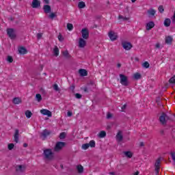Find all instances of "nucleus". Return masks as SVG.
Returning a JSON list of instances; mask_svg holds the SVG:
<instances>
[{
    "label": "nucleus",
    "instance_id": "obj_1",
    "mask_svg": "<svg viewBox=\"0 0 175 175\" xmlns=\"http://www.w3.org/2000/svg\"><path fill=\"white\" fill-rule=\"evenodd\" d=\"M120 83L122 84V85H124V87H128L129 85V79H128V77L124 74H120Z\"/></svg>",
    "mask_w": 175,
    "mask_h": 175
},
{
    "label": "nucleus",
    "instance_id": "obj_2",
    "mask_svg": "<svg viewBox=\"0 0 175 175\" xmlns=\"http://www.w3.org/2000/svg\"><path fill=\"white\" fill-rule=\"evenodd\" d=\"M43 155L45 159H48L49 161H51V159L54 158V153L51 149H45L44 150Z\"/></svg>",
    "mask_w": 175,
    "mask_h": 175
},
{
    "label": "nucleus",
    "instance_id": "obj_3",
    "mask_svg": "<svg viewBox=\"0 0 175 175\" xmlns=\"http://www.w3.org/2000/svg\"><path fill=\"white\" fill-rule=\"evenodd\" d=\"M172 120V118H170V116H167L165 112H163L161 116L159 117V121L161 125H166L167 120Z\"/></svg>",
    "mask_w": 175,
    "mask_h": 175
},
{
    "label": "nucleus",
    "instance_id": "obj_4",
    "mask_svg": "<svg viewBox=\"0 0 175 175\" xmlns=\"http://www.w3.org/2000/svg\"><path fill=\"white\" fill-rule=\"evenodd\" d=\"M65 146H66V142H58L56 143L55 146L54 151L55 152H59V151H61V150H62V148L65 147Z\"/></svg>",
    "mask_w": 175,
    "mask_h": 175
},
{
    "label": "nucleus",
    "instance_id": "obj_5",
    "mask_svg": "<svg viewBox=\"0 0 175 175\" xmlns=\"http://www.w3.org/2000/svg\"><path fill=\"white\" fill-rule=\"evenodd\" d=\"M7 35L11 39H16V38L17 36L16 35V30H14V29H12V28L7 29Z\"/></svg>",
    "mask_w": 175,
    "mask_h": 175
},
{
    "label": "nucleus",
    "instance_id": "obj_6",
    "mask_svg": "<svg viewBox=\"0 0 175 175\" xmlns=\"http://www.w3.org/2000/svg\"><path fill=\"white\" fill-rule=\"evenodd\" d=\"M81 33L82 34L83 39L87 40L88 38H90V31H88V28L82 29Z\"/></svg>",
    "mask_w": 175,
    "mask_h": 175
},
{
    "label": "nucleus",
    "instance_id": "obj_7",
    "mask_svg": "<svg viewBox=\"0 0 175 175\" xmlns=\"http://www.w3.org/2000/svg\"><path fill=\"white\" fill-rule=\"evenodd\" d=\"M51 132L47 129H44L40 134V137L42 140H46L47 136H50Z\"/></svg>",
    "mask_w": 175,
    "mask_h": 175
},
{
    "label": "nucleus",
    "instance_id": "obj_8",
    "mask_svg": "<svg viewBox=\"0 0 175 175\" xmlns=\"http://www.w3.org/2000/svg\"><path fill=\"white\" fill-rule=\"evenodd\" d=\"M122 46L123 47V49H124V50H131V49H132L133 46L132 44H131V42H122Z\"/></svg>",
    "mask_w": 175,
    "mask_h": 175
},
{
    "label": "nucleus",
    "instance_id": "obj_9",
    "mask_svg": "<svg viewBox=\"0 0 175 175\" xmlns=\"http://www.w3.org/2000/svg\"><path fill=\"white\" fill-rule=\"evenodd\" d=\"M25 165H16V173H24L25 172Z\"/></svg>",
    "mask_w": 175,
    "mask_h": 175
},
{
    "label": "nucleus",
    "instance_id": "obj_10",
    "mask_svg": "<svg viewBox=\"0 0 175 175\" xmlns=\"http://www.w3.org/2000/svg\"><path fill=\"white\" fill-rule=\"evenodd\" d=\"M31 8H33V9H38V8H40V1L33 0L31 3Z\"/></svg>",
    "mask_w": 175,
    "mask_h": 175
},
{
    "label": "nucleus",
    "instance_id": "obj_11",
    "mask_svg": "<svg viewBox=\"0 0 175 175\" xmlns=\"http://www.w3.org/2000/svg\"><path fill=\"white\" fill-rule=\"evenodd\" d=\"M109 37L112 42H114V40H117V33H116L114 31H109Z\"/></svg>",
    "mask_w": 175,
    "mask_h": 175
},
{
    "label": "nucleus",
    "instance_id": "obj_12",
    "mask_svg": "<svg viewBox=\"0 0 175 175\" xmlns=\"http://www.w3.org/2000/svg\"><path fill=\"white\" fill-rule=\"evenodd\" d=\"M85 46H87V41L84 38H80L79 41V47L83 49Z\"/></svg>",
    "mask_w": 175,
    "mask_h": 175
},
{
    "label": "nucleus",
    "instance_id": "obj_13",
    "mask_svg": "<svg viewBox=\"0 0 175 175\" xmlns=\"http://www.w3.org/2000/svg\"><path fill=\"white\" fill-rule=\"evenodd\" d=\"M40 113L43 116H47L48 117H51L52 116L51 111H49V109H41Z\"/></svg>",
    "mask_w": 175,
    "mask_h": 175
},
{
    "label": "nucleus",
    "instance_id": "obj_14",
    "mask_svg": "<svg viewBox=\"0 0 175 175\" xmlns=\"http://www.w3.org/2000/svg\"><path fill=\"white\" fill-rule=\"evenodd\" d=\"M155 27V23L154 22L150 21L146 24V31H150V29H152Z\"/></svg>",
    "mask_w": 175,
    "mask_h": 175
},
{
    "label": "nucleus",
    "instance_id": "obj_15",
    "mask_svg": "<svg viewBox=\"0 0 175 175\" xmlns=\"http://www.w3.org/2000/svg\"><path fill=\"white\" fill-rule=\"evenodd\" d=\"M44 13H46V14L48 13H51V6L49 5H44L43 7Z\"/></svg>",
    "mask_w": 175,
    "mask_h": 175
},
{
    "label": "nucleus",
    "instance_id": "obj_16",
    "mask_svg": "<svg viewBox=\"0 0 175 175\" xmlns=\"http://www.w3.org/2000/svg\"><path fill=\"white\" fill-rule=\"evenodd\" d=\"M19 131L18 129H15V133L14 135V141L15 142V143H18V136H20L19 134Z\"/></svg>",
    "mask_w": 175,
    "mask_h": 175
},
{
    "label": "nucleus",
    "instance_id": "obj_17",
    "mask_svg": "<svg viewBox=\"0 0 175 175\" xmlns=\"http://www.w3.org/2000/svg\"><path fill=\"white\" fill-rule=\"evenodd\" d=\"M172 42H173V37H172L171 36H167V37H165L166 44H172Z\"/></svg>",
    "mask_w": 175,
    "mask_h": 175
},
{
    "label": "nucleus",
    "instance_id": "obj_18",
    "mask_svg": "<svg viewBox=\"0 0 175 175\" xmlns=\"http://www.w3.org/2000/svg\"><path fill=\"white\" fill-rule=\"evenodd\" d=\"M79 73L80 76L82 77L87 76V75H88V72H87V70L83 68L79 69Z\"/></svg>",
    "mask_w": 175,
    "mask_h": 175
},
{
    "label": "nucleus",
    "instance_id": "obj_19",
    "mask_svg": "<svg viewBox=\"0 0 175 175\" xmlns=\"http://www.w3.org/2000/svg\"><path fill=\"white\" fill-rule=\"evenodd\" d=\"M123 139H124V136H122V133L121 131H119L116 135V139L118 142H122Z\"/></svg>",
    "mask_w": 175,
    "mask_h": 175
},
{
    "label": "nucleus",
    "instance_id": "obj_20",
    "mask_svg": "<svg viewBox=\"0 0 175 175\" xmlns=\"http://www.w3.org/2000/svg\"><path fill=\"white\" fill-rule=\"evenodd\" d=\"M21 102H23V100L18 97H15L13 99V103H14V105H20Z\"/></svg>",
    "mask_w": 175,
    "mask_h": 175
},
{
    "label": "nucleus",
    "instance_id": "obj_21",
    "mask_svg": "<svg viewBox=\"0 0 175 175\" xmlns=\"http://www.w3.org/2000/svg\"><path fill=\"white\" fill-rule=\"evenodd\" d=\"M53 54L55 57H58L59 55V49L57 46H55L53 49Z\"/></svg>",
    "mask_w": 175,
    "mask_h": 175
},
{
    "label": "nucleus",
    "instance_id": "obj_22",
    "mask_svg": "<svg viewBox=\"0 0 175 175\" xmlns=\"http://www.w3.org/2000/svg\"><path fill=\"white\" fill-rule=\"evenodd\" d=\"M18 51L20 53V54H27V49H25V47L24 46H21L18 49Z\"/></svg>",
    "mask_w": 175,
    "mask_h": 175
},
{
    "label": "nucleus",
    "instance_id": "obj_23",
    "mask_svg": "<svg viewBox=\"0 0 175 175\" xmlns=\"http://www.w3.org/2000/svg\"><path fill=\"white\" fill-rule=\"evenodd\" d=\"M170 24H172V21L170 18H165L164 21V25L165 27H170Z\"/></svg>",
    "mask_w": 175,
    "mask_h": 175
},
{
    "label": "nucleus",
    "instance_id": "obj_24",
    "mask_svg": "<svg viewBox=\"0 0 175 175\" xmlns=\"http://www.w3.org/2000/svg\"><path fill=\"white\" fill-rule=\"evenodd\" d=\"M98 137H100V139H102L103 137H106V131H100L98 133Z\"/></svg>",
    "mask_w": 175,
    "mask_h": 175
},
{
    "label": "nucleus",
    "instance_id": "obj_25",
    "mask_svg": "<svg viewBox=\"0 0 175 175\" xmlns=\"http://www.w3.org/2000/svg\"><path fill=\"white\" fill-rule=\"evenodd\" d=\"M78 8L79 9H84V8H85V3L84 1H80L78 3Z\"/></svg>",
    "mask_w": 175,
    "mask_h": 175
},
{
    "label": "nucleus",
    "instance_id": "obj_26",
    "mask_svg": "<svg viewBox=\"0 0 175 175\" xmlns=\"http://www.w3.org/2000/svg\"><path fill=\"white\" fill-rule=\"evenodd\" d=\"M124 154L127 158H132L133 154L131 151L124 152Z\"/></svg>",
    "mask_w": 175,
    "mask_h": 175
},
{
    "label": "nucleus",
    "instance_id": "obj_27",
    "mask_svg": "<svg viewBox=\"0 0 175 175\" xmlns=\"http://www.w3.org/2000/svg\"><path fill=\"white\" fill-rule=\"evenodd\" d=\"M77 169L78 173H83V172H84V167L81 165H77Z\"/></svg>",
    "mask_w": 175,
    "mask_h": 175
},
{
    "label": "nucleus",
    "instance_id": "obj_28",
    "mask_svg": "<svg viewBox=\"0 0 175 175\" xmlns=\"http://www.w3.org/2000/svg\"><path fill=\"white\" fill-rule=\"evenodd\" d=\"M155 13H157V11H155V10L154 9H150L148 10V14H149V16H155Z\"/></svg>",
    "mask_w": 175,
    "mask_h": 175
},
{
    "label": "nucleus",
    "instance_id": "obj_29",
    "mask_svg": "<svg viewBox=\"0 0 175 175\" xmlns=\"http://www.w3.org/2000/svg\"><path fill=\"white\" fill-rule=\"evenodd\" d=\"M25 114L27 118H31V117H32V112H31V111H29V110H27L25 112Z\"/></svg>",
    "mask_w": 175,
    "mask_h": 175
},
{
    "label": "nucleus",
    "instance_id": "obj_30",
    "mask_svg": "<svg viewBox=\"0 0 175 175\" xmlns=\"http://www.w3.org/2000/svg\"><path fill=\"white\" fill-rule=\"evenodd\" d=\"M161 165V157H159L155 162L154 166L155 167L160 168Z\"/></svg>",
    "mask_w": 175,
    "mask_h": 175
},
{
    "label": "nucleus",
    "instance_id": "obj_31",
    "mask_svg": "<svg viewBox=\"0 0 175 175\" xmlns=\"http://www.w3.org/2000/svg\"><path fill=\"white\" fill-rule=\"evenodd\" d=\"M134 79H135V80H140V79H142V75L139 72H136L134 74Z\"/></svg>",
    "mask_w": 175,
    "mask_h": 175
},
{
    "label": "nucleus",
    "instance_id": "obj_32",
    "mask_svg": "<svg viewBox=\"0 0 175 175\" xmlns=\"http://www.w3.org/2000/svg\"><path fill=\"white\" fill-rule=\"evenodd\" d=\"M62 54L64 57H65L66 58H70V55H69V51H64L62 52Z\"/></svg>",
    "mask_w": 175,
    "mask_h": 175
},
{
    "label": "nucleus",
    "instance_id": "obj_33",
    "mask_svg": "<svg viewBox=\"0 0 175 175\" xmlns=\"http://www.w3.org/2000/svg\"><path fill=\"white\" fill-rule=\"evenodd\" d=\"M89 145V147H91V148H94L95 147V141L94 140H91L89 144H88Z\"/></svg>",
    "mask_w": 175,
    "mask_h": 175
},
{
    "label": "nucleus",
    "instance_id": "obj_34",
    "mask_svg": "<svg viewBox=\"0 0 175 175\" xmlns=\"http://www.w3.org/2000/svg\"><path fill=\"white\" fill-rule=\"evenodd\" d=\"M53 90L57 92H59L61 91V89H59V88L58 87V85L57 83H55L53 85Z\"/></svg>",
    "mask_w": 175,
    "mask_h": 175
},
{
    "label": "nucleus",
    "instance_id": "obj_35",
    "mask_svg": "<svg viewBox=\"0 0 175 175\" xmlns=\"http://www.w3.org/2000/svg\"><path fill=\"white\" fill-rule=\"evenodd\" d=\"M142 66L146 69H148V68H150V63H148V62H145L142 64Z\"/></svg>",
    "mask_w": 175,
    "mask_h": 175
},
{
    "label": "nucleus",
    "instance_id": "obj_36",
    "mask_svg": "<svg viewBox=\"0 0 175 175\" xmlns=\"http://www.w3.org/2000/svg\"><path fill=\"white\" fill-rule=\"evenodd\" d=\"M59 139H61L62 140L63 139H65V137H66V133L65 132H63L62 133H60L59 136Z\"/></svg>",
    "mask_w": 175,
    "mask_h": 175
},
{
    "label": "nucleus",
    "instance_id": "obj_37",
    "mask_svg": "<svg viewBox=\"0 0 175 175\" xmlns=\"http://www.w3.org/2000/svg\"><path fill=\"white\" fill-rule=\"evenodd\" d=\"M158 10L159 12V13H163V12H165V8H163V5H159Z\"/></svg>",
    "mask_w": 175,
    "mask_h": 175
},
{
    "label": "nucleus",
    "instance_id": "obj_38",
    "mask_svg": "<svg viewBox=\"0 0 175 175\" xmlns=\"http://www.w3.org/2000/svg\"><path fill=\"white\" fill-rule=\"evenodd\" d=\"M36 98L38 102H41V100H42V95H40V94H37L36 95Z\"/></svg>",
    "mask_w": 175,
    "mask_h": 175
},
{
    "label": "nucleus",
    "instance_id": "obj_39",
    "mask_svg": "<svg viewBox=\"0 0 175 175\" xmlns=\"http://www.w3.org/2000/svg\"><path fill=\"white\" fill-rule=\"evenodd\" d=\"M67 29H68V31H72V29H73V25L72 23H68Z\"/></svg>",
    "mask_w": 175,
    "mask_h": 175
},
{
    "label": "nucleus",
    "instance_id": "obj_40",
    "mask_svg": "<svg viewBox=\"0 0 175 175\" xmlns=\"http://www.w3.org/2000/svg\"><path fill=\"white\" fill-rule=\"evenodd\" d=\"M90 148V145L88 144H84L82 145L83 150H88Z\"/></svg>",
    "mask_w": 175,
    "mask_h": 175
},
{
    "label": "nucleus",
    "instance_id": "obj_41",
    "mask_svg": "<svg viewBox=\"0 0 175 175\" xmlns=\"http://www.w3.org/2000/svg\"><path fill=\"white\" fill-rule=\"evenodd\" d=\"M55 17H57V15L54 12L51 13L49 16V18L51 20H53Z\"/></svg>",
    "mask_w": 175,
    "mask_h": 175
},
{
    "label": "nucleus",
    "instance_id": "obj_42",
    "mask_svg": "<svg viewBox=\"0 0 175 175\" xmlns=\"http://www.w3.org/2000/svg\"><path fill=\"white\" fill-rule=\"evenodd\" d=\"M7 61L8 62H10V64H12V62H13V57L10 55H8L7 57Z\"/></svg>",
    "mask_w": 175,
    "mask_h": 175
},
{
    "label": "nucleus",
    "instance_id": "obj_43",
    "mask_svg": "<svg viewBox=\"0 0 175 175\" xmlns=\"http://www.w3.org/2000/svg\"><path fill=\"white\" fill-rule=\"evenodd\" d=\"M121 18H122L123 21H128V20H129V18L124 17V16H122V15H120L119 19H121Z\"/></svg>",
    "mask_w": 175,
    "mask_h": 175
},
{
    "label": "nucleus",
    "instance_id": "obj_44",
    "mask_svg": "<svg viewBox=\"0 0 175 175\" xmlns=\"http://www.w3.org/2000/svg\"><path fill=\"white\" fill-rule=\"evenodd\" d=\"M14 148V144H8V150H12Z\"/></svg>",
    "mask_w": 175,
    "mask_h": 175
},
{
    "label": "nucleus",
    "instance_id": "obj_45",
    "mask_svg": "<svg viewBox=\"0 0 175 175\" xmlns=\"http://www.w3.org/2000/svg\"><path fill=\"white\" fill-rule=\"evenodd\" d=\"M170 83L171 84H174L175 83V76L172 77L170 79Z\"/></svg>",
    "mask_w": 175,
    "mask_h": 175
},
{
    "label": "nucleus",
    "instance_id": "obj_46",
    "mask_svg": "<svg viewBox=\"0 0 175 175\" xmlns=\"http://www.w3.org/2000/svg\"><path fill=\"white\" fill-rule=\"evenodd\" d=\"M82 96H83L79 93L75 94V98H77V99H81Z\"/></svg>",
    "mask_w": 175,
    "mask_h": 175
},
{
    "label": "nucleus",
    "instance_id": "obj_47",
    "mask_svg": "<svg viewBox=\"0 0 175 175\" xmlns=\"http://www.w3.org/2000/svg\"><path fill=\"white\" fill-rule=\"evenodd\" d=\"M58 40H59V42H64V37H62V34H59Z\"/></svg>",
    "mask_w": 175,
    "mask_h": 175
},
{
    "label": "nucleus",
    "instance_id": "obj_48",
    "mask_svg": "<svg viewBox=\"0 0 175 175\" xmlns=\"http://www.w3.org/2000/svg\"><path fill=\"white\" fill-rule=\"evenodd\" d=\"M111 117H113V115H112L111 113H108L107 114V118L108 120L110 119V118H111Z\"/></svg>",
    "mask_w": 175,
    "mask_h": 175
},
{
    "label": "nucleus",
    "instance_id": "obj_49",
    "mask_svg": "<svg viewBox=\"0 0 175 175\" xmlns=\"http://www.w3.org/2000/svg\"><path fill=\"white\" fill-rule=\"evenodd\" d=\"M67 116L68 117H72V116H73V113H72V111H68Z\"/></svg>",
    "mask_w": 175,
    "mask_h": 175
},
{
    "label": "nucleus",
    "instance_id": "obj_50",
    "mask_svg": "<svg viewBox=\"0 0 175 175\" xmlns=\"http://www.w3.org/2000/svg\"><path fill=\"white\" fill-rule=\"evenodd\" d=\"M42 38V33H37V39H41Z\"/></svg>",
    "mask_w": 175,
    "mask_h": 175
},
{
    "label": "nucleus",
    "instance_id": "obj_51",
    "mask_svg": "<svg viewBox=\"0 0 175 175\" xmlns=\"http://www.w3.org/2000/svg\"><path fill=\"white\" fill-rule=\"evenodd\" d=\"M125 109H126V104H124V105L122 107V110H121V111H124V110H125Z\"/></svg>",
    "mask_w": 175,
    "mask_h": 175
},
{
    "label": "nucleus",
    "instance_id": "obj_52",
    "mask_svg": "<svg viewBox=\"0 0 175 175\" xmlns=\"http://www.w3.org/2000/svg\"><path fill=\"white\" fill-rule=\"evenodd\" d=\"M159 169H160V168L155 167L154 170H155V172H156V174H159Z\"/></svg>",
    "mask_w": 175,
    "mask_h": 175
},
{
    "label": "nucleus",
    "instance_id": "obj_53",
    "mask_svg": "<svg viewBox=\"0 0 175 175\" xmlns=\"http://www.w3.org/2000/svg\"><path fill=\"white\" fill-rule=\"evenodd\" d=\"M172 23H175V12H174V15L172 18Z\"/></svg>",
    "mask_w": 175,
    "mask_h": 175
},
{
    "label": "nucleus",
    "instance_id": "obj_54",
    "mask_svg": "<svg viewBox=\"0 0 175 175\" xmlns=\"http://www.w3.org/2000/svg\"><path fill=\"white\" fill-rule=\"evenodd\" d=\"M155 47H156V49H160L161 44H159V43H157V44H156Z\"/></svg>",
    "mask_w": 175,
    "mask_h": 175
},
{
    "label": "nucleus",
    "instance_id": "obj_55",
    "mask_svg": "<svg viewBox=\"0 0 175 175\" xmlns=\"http://www.w3.org/2000/svg\"><path fill=\"white\" fill-rule=\"evenodd\" d=\"M83 90L84 92H88V88L87 87L83 88Z\"/></svg>",
    "mask_w": 175,
    "mask_h": 175
},
{
    "label": "nucleus",
    "instance_id": "obj_56",
    "mask_svg": "<svg viewBox=\"0 0 175 175\" xmlns=\"http://www.w3.org/2000/svg\"><path fill=\"white\" fill-rule=\"evenodd\" d=\"M40 91L42 92V94H46V91L44 90V89L41 88Z\"/></svg>",
    "mask_w": 175,
    "mask_h": 175
},
{
    "label": "nucleus",
    "instance_id": "obj_57",
    "mask_svg": "<svg viewBox=\"0 0 175 175\" xmlns=\"http://www.w3.org/2000/svg\"><path fill=\"white\" fill-rule=\"evenodd\" d=\"M70 90H71L72 91H75V85L70 86Z\"/></svg>",
    "mask_w": 175,
    "mask_h": 175
},
{
    "label": "nucleus",
    "instance_id": "obj_58",
    "mask_svg": "<svg viewBox=\"0 0 175 175\" xmlns=\"http://www.w3.org/2000/svg\"><path fill=\"white\" fill-rule=\"evenodd\" d=\"M44 3H46V5H49V3H50V1L49 0H44Z\"/></svg>",
    "mask_w": 175,
    "mask_h": 175
},
{
    "label": "nucleus",
    "instance_id": "obj_59",
    "mask_svg": "<svg viewBox=\"0 0 175 175\" xmlns=\"http://www.w3.org/2000/svg\"><path fill=\"white\" fill-rule=\"evenodd\" d=\"M161 135H165V131L163 130L160 131Z\"/></svg>",
    "mask_w": 175,
    "mask_h": 175
},
{
    "label": "nucleus",
    "instance_id": "obj_60",
    "mask_svg": "<svg viewBox=\"0 0 175 175\" xmlns=\"http://www.w3.org/2000/svg\"><path fill=\"white\" fill-rule=\"evenodd\" d=\"M23 147H25V148L28 147V144H27V143L23 144Z\"/></svg>",
    "mask_w": 175,
    "mask_h": 175
},
{
    "label": "nucleus",
    "instance_id": "obj_61",
    "mask_svg": "<svg viewBox=\"0 0 175 175\" xmlns=\"http://www.w3.org/2000/svg\"><path fill=\"white\" fill-rule=\"evenodd\" d=\"M139 146L141 147H143L144 146V142H140Z\"/></svg>",
    "mask_w": 175,
    "mask_h": 175
},
{
    "label": "nucleus",
    "instance_id": "obj_62",
    "mask_svg": "<svg viewBox=\"0 0 175 175\" xmlns=\"http://www.w3.org/2000/svg\"><path fill=\"white\" fill-rule=\"evenodd\" d=\"M139 171H137L135 174H134V175H139Z\"/></svg>",
    "mask_w": 175,
    "mask_h": 175
},
{
    "label": "nucleus",
    "instance_id": "obj_63",
    "mask_svg": "<svg viewBox=\"0 0 175 175\" xmlns=\"http://www.w3.org/2000/svg\"><path fill=\"white\" fill-rule=\"evenodd\" d=\"M117 66L118 68H121V64H118Z\"/></svg>",
    "mask_w": 175,
    "mask_h": 175
},
{
    "label": "nucleus",
    "instance_id": "obj_64",
    "mask_svg": "<svg viewBox=\"0 0 175 175\" xmlns=\"http://www.w3.org/2000/svg\"><path fill=\"white\" fill-rule=\"evenodd\" d=\"M131 2H133V3H135V2H136V0H131Z\"/></svg>",
    "mask_w": 175,
    "mask_h": 175
}]
</instances>
